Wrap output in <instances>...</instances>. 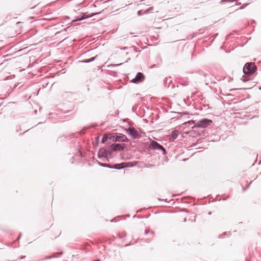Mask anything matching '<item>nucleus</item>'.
I'll list each match as a JSON object with an SVG mask.
<instances>
[{
	"instance_id": "obj_10",
	"label": "nucleus",
	"mask_w": 261,
	"mask_h": 261,
	"mask_svg": "<svg viewBox=\"0 0 261 261\" xmlns=\"http://www.w3.org/2000/svg\"><path fill=\"white\" fill-rule=\"evenodd\" d=\"M107 152H108V150H107L103 148H100L98 152V157L99 158H106V156H107Z\"/></svg>"
},
{
	"instance_id": "obj_26",
	"label": "nucleus",
	"mask_w": 261,
	"mask_h": 261,
	"mask_svg": "<svg viewBox=\"0 0 261 261\" xmlns=\"http://www.w3.org/2000/svg\"><path fill=\"white\" fill-rule=\"evenodd\" d=\"M21 233H20L19 234V236H18V237L17 239H20V238L21 237Z\"/></svg>"
},
{
	"instance_id": "obj_32",
	"label": "nucleus",
	"mask_w": 261,
	"mask_h": 261,
	"mask_svg": "<svg viewBox=\"0 0 261 261\" xmlns=\"http://www.w3.org/2000/svg\"><path fill=\"white\" fill-rule=\"evenodd\" d=\"M236 5H241V3H239V4H237V3H235Z\"/></svg>"
},
{
	"instance_id": "obj_15",
	"label": "nucleus",
	"mask_w": 261,
	"mask_h": 261,
	"mask_svg": "<svg viewBox=\"0 0 261 261\" xmlns=\"http://www.w3.org/2000/svg\"><path fill=\"white\" fill-rule=\"evenodd\" d=\"M109 140L113 141V142H116L115 139H116V133L115 134H112L109 135Z\"/></svg>"
},
{
	"instance_id": "obj_4",
	"label": "nucleus",
	"mask_w": 261,
	"mask_h": 261,
	"mask_svg": "<svg viewBox=\"0 0 261 261\" xmlns=\"http://www.w3.org/2000/svg\"><path fill=\"white\" fill-rule=\"evenodd\" d=\"M99 13H100V12H95V13H91L90 14H87V13H82L80 16H77L74 21H81V20H84L86 18H89L93 16L96 15Z\"/></svg>"
},
{
	"instance_id": "obj_16",
	"label": "nucleus",
	"mask_w": 261,
	"mask_h": 261,
	"mask_svg": "<svg viewBox=\"0 0 261 261\" xmlns=\"http://www.w3.org/2000/svg\"><path fill=\"white\" fill-rule=\"evenodd\" d=\"M165 84L166 86L168 85V87H170V83H172V81L171 80V77H166L164 81Z\"/></svg>"
},
{
	"instance_id": "obj_6",
	"label": "nucleus",
	"mask_w": 261,
	"mask_h": 261,
	"mask_svg": "<svg viewBox=\"0 0 261 261\" xmlns=\"http://www.w3.org/2000/svg\"><path fill=\"white\" fill-rule=\"evenodd\" d=\"M144 78L145 76L143 73L138 72L136 74V76L130 81V82L132 83L138 84L144 81Z\"/></svg>"
},
{
	"instance_id": "obj_20",
	"label": "nucleus",
	"mask_w": 261,
	"mask_h": 261,
	"mask_svg": "<svg viewBox=\"0 0 261 261\" xmlns=\"http://www.w3.org/2000/svg\"><path fill=\"white\" fill-rule=\"evenodd\" d=\"M112 158V153L111 151L108 150V152H107V156H106V158Z\"/></svg>"
},
{
	"instance_id": "obj_8",
	"label": "nucleus",
	"mask_w": 261,
	"mask_h": 261,
	"mask_svg": "<svg viewBox=\"0 0 261 261\" xmlns=\"http://www.w3.org/2000/svg\"><path fill=\"white\" fill-rule=\"evenodd\" d=\"M63 96L67 101H71L72 100L75 99L76 94L73 93L66 92L64 93Z\"/></svg>"
},
{
	"instance_id": "obj_19",
	"label": "nucleus",
	"mask_w": 261,
	"mask_h": 261,
	"mask_svg": "<svg viewBox=\"0 0 261 261\" xmlns=\"http://www.w3.org/2000/svg\"><path fill=\"white\" fill-rule=\"evenodd\" d=\"M98 164L99 165H100L101 166H102V167H108V168H111V165H110V164H105V163H100V162H98Z\"/></svg>"
},
{
	"instance_id": "obj_25",
	"label": "nucleus",
	"mask_w": 261,
	"mask_h": 261,
	"mask_svg": "<svg viewBox=\"0 0 261 261\" xmlns=\"http://www.w3.org/2000/svg\"><path fill=\"white\" fill-rule=\"evenodd\" d=\"M225 1H221V3H222L223 2H225ZM229 2H232V3H233L235 1H228Z\"/></svg>"
},
{
	"instance_id": "obj_28",
	"label": "nucleus",
	"mask_w": 261,
	"mask_h": 261,
	"mask_svg": "<svg viewBox=\"0 0 261 261\" xmlns=\"http://www.w3.org/2000/svg\"><path fill=\"white\" fill-rule=\"evenodd\" d=\"M122 63H120V64H116V65H114V66H119L120 65H121Z\"/></svg>"
},
{
	"instance_id": "obj_22",
	"label": "nucleus",
	"mask_w": 261,
	"mask_h": 261,
	"mask_svg": "<svg viewBox=\"0 0 261 261\" xmlns=\"http://www.w3.org/2000/svg\"><path fill=\"white\" fill-rule=\"evenodd\" d=\"M248 4H245L242 5L240 7L238 8V9H242L244 8L245 7H246ZM238 10V9H236V10Z\"/></svg>"
},
{
	"instance_id": "obj_24",
	"label": "nucleus",
	"mask_w": 261,
	"mask_h": 261,
	"mask_svg": "<svg viewBox=\"0 0 261 261\" xmlns=\"http://www.w3.org/2000/svg\"><path fill=\"white\" fill-rule=\"evenodd\" d=\"M149 230H145V234H147V233H149Z\"/></svg>"
},
{
	"instance_id": "obj_1",
	"label": "nucleus",
	"mask_w": 261,
	"mask_h": 261,
	"mask_svg": "<svg viewBox=\"0 0 261 261\" xmlns=\"http://www.w3.org/2000/svg\"><path fill=\"white\" fill-rule=\"evenodd\" d=\"M257 68L256 66L252 63H247L245 64L243 71L244 75L242 76L241 80L246 82L249 81L251 79L250 76L252 75L256 71Z\"/></svg>"
},
{
	"instance_id": "obj_5",
	"label": "nucleus",
	"mask_w": 261,
	"mask_h": 261,
	"mask_svg": "<svg viewBox=\"0 0 261 261\" xmlns=\"http://www.w3.org/2000/svg\"><path fill=\"white\" fill-rule=\"evenodd\" d=\"M126 131L127 133L131 136L133 139H139L140 137V136L138 134V132L137 130L133 127H129L127 129Z\"/></svg>"
},
{
	"instance_id": "obj_3",
	"label": "nucleus",
	"mask_w": 261,
	"mask_h": 261,
	"mask_svg": "<svg viewBox=\"0 0 261 261\" xmlns=\"http://www.w3.org/2000/svg\"><path fill=\"white\" fill-rule=\"evenodd\" d=\"M150 147L154 150H161L163 151V154H166L167 153L165 148L155 141L152 140L151 141L150 143Z\"/></svg>"
},
{
	"instance_id": "obj_31",
	"label": "nucleus",
	"mask_w": 261,
	"mask_h": 261,
	"mask_svg": "<svg viewBox=\"0 0 261 261\" xmlns=\"http://www.w3.org/2000/svg\"><path fill=\"white\" fill-rule=\"evenodd\" d=\"M174 87V85H172V86H171V88H173Z\"/></svg>"
},
{
	"instance_id": "obj_9",
	"label": "nucleus",
	"mask_w": 261,
	"mask_h": 261,
	"mask_svg": "<svg viewBox=\"0 0 261 261\" xmlns=\"http://www.w3.org/2000/svg\"><path fill=\"white\" fill-rule=\"evenodd\" d=\"M116 142H128V140L127 138V137L122 134H119V133H116V139H115Z\"/></svg>"
},
{
	"instance_id": "obj_13",
	"label": "nucleus",
	"mask_w": 261,
	"mask_h": 261,
	"mask_svg": "<svg viewBox=\"0 0 261 261\" xmlns=\"http://www.w3.org/2000/svg\"><path fill=\"white\" fill-rule=\"evenodd\" d=\"M97 56H96L91 58L89 59H84V60L80 61V62L84 63H90L91 62L94 61L96 59V58H97Z\"/></svg>"
},
{
	"instance_id": "obj_23",
	"label": "nucleus",
	"mask_w": 261,
	"mask_h": 261,
	"mask_svg": "<svg viewBox=\"0 0 261 261\" xmlns=\"http://www.w3.org/2000/svg\"><path fill=\"white\" fill-rule=\"evenodd\" d=\"M189 81H186V82H184L183 83H181L180 84L182 86H187L188 85Z\"/></svg>"
},
{
	"instance_id": "obj_14",
	"label": "nucleus",
	"mask_w": 261,
	"mask_h": 261,
	"mask_svg": "<svg viewBox=\"0 0 261 261\" xmlns=\"http://www.w3.org/2000/svg\"><path fill=\"white\" fill-rule=\"evenodd\" d=\"M178 135V132L177 130H174L171 132V137L173 140L177 138Z\"/></svg>"
},
{
	"instance_id": "obj_30",
	"label": "nucleus",
	"mask_w": 261,
	"mask_h": 261,
	"mask_svg": "<svg viewBox=\"0 0 261 261\" xmlns=\"http://www.w3.org/2000/svg\"><path fill=\"white\" fill-rule=\"evenodd\" d=\"M151 233L152 236H153V234H154V232H153V231H151Z\"/></svg>"
},
{
	"instance_id": "obj_27",
	"label": "nucleus",
	"mask_w": 261,
	"mask_h": 261,
	"mask_svg": "<svg viewBox=\"0 0 261 261\" xmlns=\"http://www.w3.org/2000/svg\"><path fill=\"white\" fill-rule=\"evenodd\" d=\"M238 89H230L229 91H232L233 90H237Z\"/></svg>"
},
{
	"instance_id": "obj_29",
	"label": "nucleus",
	"mask_w": 261,
	"mask_h": 261,
	"mask_svg": "<svg viewBox=\"0 0 261 261\" xmlns=\"http://www.w3.org/2000/svg\"><path fill=\"white\" fill-rule=\"evenodd\" d=\"M25 257V256H21L20 258L22 259V258H24Z\"/></svg>"
},
{
	"instance_id": "obj_7",
	"label": "nucleus",
	"mask_w": 261,
	"mask_h": 261,
	"mask_svg": "<svg viewBox=\"0 0 261 261\" xmlns=\"http://www.w3.org/2000/svg\"><path fill=\"white\" fill-rule=\"evenodd\" d=\"M111 151H121L124 149L125 145L121 144L114 143L110 145Z\"/></svg>"
},
{
	"instance_id": "obj_2",
	"label": "nucleus",
	"mask_w": 261,
	"mask_h": 261,
	"mask_svg": "<svg viewBox=\"0 0 261 261\" xmlns=\"http://www.w3.org/2000/svg\"><path fill=\"white\" fill-rule=\"evenodd\" d=\"M192 122L195 124V127L201 128H205L213 123V121L212 120L207 118L202 119L197 122L194 121H192Z\"/></svg>"
},
{
	"instance_id": "obj_21",
	"label": "nucleus",
	"mask_w": 261,
	"mask_h": 261,
	"mask_svg": "<svg viewBox=\"0 0 261 261\" xmlns=\"http://www.w3.org/2000/svg\"><path fill=\"white\" fill-rule=\"evenodd\" d=\"M55 257H56V256L55 255L47 256H46L44 258H43V260L49 259H51V258Z\"/></svg>"
},
{
	"instance_id": "obj_36",
	"label": "nucleus",
	"mask_w": 261,
	"mask_h": 261,
	"mask_svg": "<svg viewBox=\"0 0 261 261\" xmlns=\"http://www.w3.org/2000/svg\"><path fill=\"white\" fill-rule=\"evenodd\" d=\"M252 183V181H250V184L248 185V186L251 184Z\"/></svg>"
},
{
	"instance_id": "obj_37",
	"label": "nucleus",
	"mask_w": 261,
	"mask_h": 261,
	"mask_svg": "<svg viewBox=\"0 0 261 261\" xmlns=\"http://www.w3.org/2000/svg\"><path fill=\"white\" fill-rule=\"evenodd\" d=\"M186 221V218L184 219V221L185 222Z\"/></svg>"
},
{
	"instance_id": "obj_18",
	"label": "nucleus",
	"mask_w": 261,
	"mask_h": 261,
	"mask_svg": "<svg viewBox=\"0 0 261 261\" xmlns=\"http://www.w3.org/2000/svg\"><path fill=\"white\" fill-rule=\"evenodd\" d=\"M124 168L127 167H132L134 166L132 162H123Z\"/></svg>"
},
{
	"instance_id": "obj_33",
	"label": "nucleus",
	"mask_w": 261,
	"mask_h": 261,
	"mask_svg": "<svg viewBox=\"0 0 261 261\" xmlns=\"http://www.w3.org/2000/svg\"><path fill=\"white\" fill-rule=\"evenodd\" d=\"M258 89H259V90H261V86H260V87H259L258 88Z\"/></svg>"
},
{
	"instance_id": "obj_17",
	"label": "nucleus",
	"mask_w": 261,
	"mask_h": 261,
	"mask_svg": "<svg viewBox=\"0 0 261 261\" xmlns=\"http://www.w3.org/2000/svg\"><path fill=\"white\" fill-rule=\"evenodd\" d=\"M109 135H104L103 137H102L101 142L102 143H104L107 141L109 140Z\"/></svg>"
},
{
	"instance_id": "obj_35",
	"label": "nucleus",
	"mask_w": 261,
	"mask_h": 261,
	"mask_svg": "<svg viewBox=\"0 0 261 261\" xmlns=\"http://www.w3.org/2000/svg\"><path fill=\"white\" fill-rule=\"evenodd\" d=\"M233 7H234V6H230V8H232Z\"/></svg>"
},
{
	"instance_id": "obj_38",
	"label": "nucleus",
	"mask_w": 261,
	"mask_h": 261,
	"mask_svg": "<svg viewBox=\"0 0 261 261\" xmlns=\"http://www.w3.org/2000/svg\"><path fill=\"white\" fill-rule=\"evenodd\" d=\"M126 236V233H125L124 235H123V237L125 236Z\"/></svg>"
},
{
	"instance_id": "obj_34",
	"label": "nucleus",
	"mask_w": 261,
	"mask_h": 261,
	"mask_svg": "<svg viewBox=\"0 0 261 261\" xmlns=\"http://www.w3.org/2000/svg\"><path fill=\"white\" fill-rule=\"evenodd\" d=\"M222 235H221V236H219V238H222L223 237H222Z\"/></svg>"
},
{
	"instance_id": "obj_12",
	"label": "nucleus",
	"mask_w": 261,
	"mask_h": 261,
	"mask_svg": "<svg viewBox=\"0 0 261 261\" xmlns=\"http://www.w3.org/2000/svg\"><path fill=\"white\" fill-rule=\"evenodd\" d=\"M112 169H121L124 168V166L123 165V163H121L120 164H115L114 165H111V168Z\"/></svg>"
},
{
	"instance_id": "obj_11",
	"label": "nucleus",
	"mask_w": 261,
	"mask_h": 261,
	"mask_svg": "<svg viewBox=\"0 0 261 261\" xmlns=\"http://www.w3.org/2000/svg\"><path fill=\"white\" fill-rule=\"evenodd\" d=\"M153 7H149L148 9H147L146 10L143 11V10H139L138 11L137 14L139 16H141L143 15V13L146 14L150 12H151L152 10H153Z\"/></svg>"
}]
</instances>
